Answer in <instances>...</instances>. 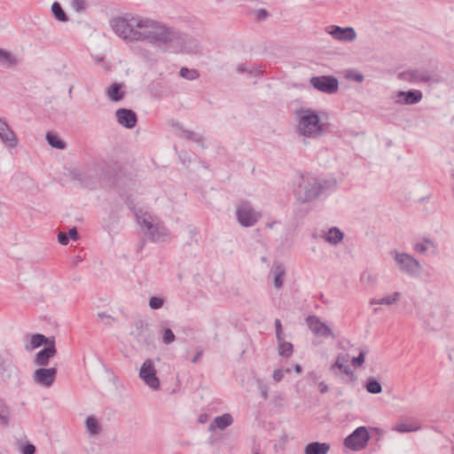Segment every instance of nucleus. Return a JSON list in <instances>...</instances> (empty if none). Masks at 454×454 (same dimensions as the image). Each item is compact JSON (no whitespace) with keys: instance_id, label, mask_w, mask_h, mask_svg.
<instances>
[{"instance_id":"43","label":"nucleus","mask_w":454,"mask_h":454,"mask_svg":"<svg viewBox=\"0 0 454 454\" xmlns=\"http://www.w3.org/2000/svg\"><path fill=\"white\" fill-rule=\"evenodd\" d=\"M364 360H365V351L361 350L357 356L352 358V364L355 367H359V366L363 365V364L364 363Z\"/></svg>"},{"instance_id":"4","label":"nucleus","mask_w":454,"mask_h":454,"mask_svg":"<svg viewBox=\"0 0 454 454\" xmlns=\"http://www.w3.org/2000/svg\"><path fill=\"white\" fill-rule=\"evenodd\" d=\"M322 191L321 181L313 176L306 175L297 179L294 193L298 201L305 203L317 199Z\"/></svg>"},{"instance_id":"31","label":"nucleus","mask_w":454,"mask_h":454,"mask_svg":"<svg viewBox=\"0 0 454 454\" xmlns=\"http://www.w3.org/2000/svg\"><path fill=\"white\" fill-rule=\"evenodd\" d=\"M51 340L41 333L33 334L30 340V348H37L43 344L49 345Z\"/></svg>"},{"instance_id":"9","label":"nucleus","mask_w":454,"mask_h":454,"mask_svg":"<svg viewBox=\"0 0 454 454\" xmlns=\"http://www.w3.org/2000/svg\"><path fill=\"white\" fill-rule=\"evenodd\" d=\"M139 377L152 389L157 390L160 387V380L156 376V369L152 359H146L139 371Z\"/></svg>"},{"instance_id":"44","label":"nucleus","mask_w":454,"mask_h":454,"mask_svg":"<svg viewBox=\"0 0 454 454\" xmlns=\"http://www.w3.org/2000/svg\"><path fill=\"white\" fill-rule=\"evenodd\" d=\"M21 454H34L35 452V446L32 443H27L20 449Z\"/></svg>"},{"instance_id":"25","label":"nucleus","mask_w":454,"mask_h":454,"mask_svg":"<svg viewBox=\"0 0 454 454\" xmlns=\"http://www.w3.org/2000/svg\"><path fill=\"white\" fill-rule=\"evenodd\" d=\"M420 428L421 426L419 422L413 418H409L399 421V433L416 432Z\"/></svg>"},{"instance_id":"8","label":"nucleus","mask_w":454,"mask_h":454,"mask_svg":"<svg viewBox=\"0 0 454 454\" xmlns=\"http://www.w3.org/2000/svg\"><path fill=\"white\" fill-rule=\"evenodd\" d=\"M325 31L338 42L352 43L357 38L356 32L352 27H342L337 25H331L327 26Z\"/></svg>"},{"instance_id":"13","label":"nucleus","mask_w":454,"mask_h":454,"mask_svg":"<svg viewBox=\"0 0 454 454\" xmlns=\"http://www.w3.org/2000/svg\"><path fill=\"white\" fill-rule=\"evenodd\" d=\"M306 323L308 325L309 329L314 334L322 337H331L332 339L335 338V335L333 333L332 329L324 322H322L318 317L309 316L306 318Z\"/></svg>"},{"instance_id":"24","label":"nucleus","mask_w":454,"mask_h":454,"mask_svg":"<svg viewBox=\"0 0 454 454\" xmlns=\"http://www.w3.org/2000/svg\"><path fill=\"white\" fill-rule=\"evenodd\" d=\"M322 237L327 243L335 246L343 239V232L337 227H333L325 231Z\"/></svg>"},{"instance_id":"32","label":"nucleus","mask_w":454,"mask_h":454,"mask_svg":"<svg viewBox=\"0 0 454 454\" xmlns=\"http://www.w3.org/2000/svg\"><path fill=\"white\" fill-rule=\"evenodd\" d=\"M10 419V410L7 404L0 399V425L7 426Z\"/></svg>"},{"instance_id":"58","label":"nucleus","mask_w":454,"mask_h":454,"mask_svg":"<svg viewBox=\"0 0 454 454\" xmlns=\"http://www.w3.org/2000/svg\"><path fill=\"white\" fill-rule=\"evenodd\" d=\"M392 255H393V259L397 262V252L396 251H394L392 252Z\"/></svg>"},{"instance_id":"52","label":"nucleus","mask_w":454,"mask_h":454,"mask_svg":"<svg viewBox=\"0 0 454 454\" xmlns=\"http://www.w3.org/2000/svg\"><path fill=\"white\" fill-rule=\"evenodd\" d=\"M201 355H202V351H199V352H198V353L193 356V358L192 359V362L193 364H196V363L200 360V358Z\"/></svg>"},{"instance_id":"35","label":"nucleus","mask_w":454,"mask_h":454,"mask_svg":"<svg viewBox=\"0 0 454 454\" xmlns=\"http://www.w3.org/2000/svg\"><path fill=\"white\" fill-rule=\"evenodd\" d=\"M365 388L371 394H380L382 391L380 383L374 378L368 379Z\"/></svg>"},{"instance_id":"33","label":"nucleus","mask_w":454,"mask_h":454,"mask_svg":"<svg viewBox=\"0 0 454 454\" xmlns=\"http://www.w3.org/2000/svg\"><path fill=\"white\" fill-rule=\"evenodd\" d=\"M46 140L48 144L53 148L63 150L66 147V144L61 141L56 135L51 132L46 134Z\"/></svg>"},{"instance_id":"62","label":"nucleus","mask_w":454,"mask_h":454,"mask_svg":"<svg viewBox=\"0 0 454 454\" xmlns=\"http://www.w3.org/2000/svg\"><path fill=\"white\" fill-rule=\"evenodd\" d=\"M424 200H425V198H420L419 201H423Z\"/></svg>"},{"instance_id":"30","label":"nucleus","mask_w":454,"mask_h":454,"mask_svg":"<svg viewBox=\"0 0 454 454\" xmlns=\"http://www.w3.org/2000/svg\"><path fill=\"white\" fill-rule=\"evenodd\" d=\"M278 354L284 357H289L293 354V345L291 342L286 341L284 338L278 340Z\"/></svg>"},{"instance_id":"7","label":"nucleus","mask_w":454,"mask_h":454,"mask_svg":"<svg viewBox=\"0 0 454 454\" xmlns=\"http://www.w3.org/2000/svg\"><path fill=\"white\" fill-rule=\"evenodd\" d=\"M399 270L411 278H418L422 271V266L412 255L399 253Z\"/></svg>"},{"instance_id":"53","label":"nucleus","mask_w":454,"mask_h":454,"mask_svg":"<svg viewBox=\"0 0 454 454\" xmlns=\"http://www.w3.org/2000/svg\"><path fill=\"white\" fill-rule=\"evenodd\" d=\"M98 317H100V318H110V316H109V315H107V314H106V313H105V312H100V313H98Z\"/></svg>"},{"instance_id":"18","label":"nucleus","mask_w":454,"mask_h":454,"mask_svg":"<svg viewBox=\"0 0 454 454\" xmlns=\"http://www.w3.org/2000/svg\"><path fill=\"white\" fill-rule=\"evenodd\" d=\"M399 79L412 83L428 82L432 81V77L427 72H419L415 69L399 73Z\"/></svg>"},{"instance_id":"54","label":"nucleus","mask_w":454,"mask_h":454,"mask_svg":"<svg viewBox=\"0 0 454 454\" xmlns=\"http://www.w3.org/2000/svg\"><path fill=\"white\" fill-rule=\"evenodd\" d=\"M238 72L239 73H244L247 71V69L245 68V66L244 65H239L237 68Z\"/></svg>"},{"instance_id":"34","label":"nucleus","mask_w":454,"mask_h":454,"mask_svg":"<svg viewBox=\"0 0 454 454\" xmlns=\"http://www.w3.org/2000/svg\"><path fill=\"white\" fill-rule=\"evenodd\" d=\"M51 12L54 17L62 22H66L67 20V16L61 7V5L58 2H54L51 5Z\"/></svg>"},{"instance_id":"41","label":"nucleus","mask_w":454,"mask_h":454,"mask_svg":"<svg viewBox=\"0 0 454 454\" xmlns=\"http://www.w3.org/2000/svg\"><path fill=\"white\" fill-rule=\"evenodd\" d=\"M164 300L158 296H153L149 300V306L153 309H160L163 306Z\"/></svg>"},{"instance_id":"47","label":"nucleus","mask_w":454,"mask_h":454,"mask_svg":"<svg viewBox=\"0 0 454 454\" xmlns=\"http://www.w3.org/2000/svg\"><path fill=\"white\" fill-rule=\"evenodd\" d=\"M273 380L279 382L284 378V372L281 369H277L273 372Z\"/></svg>"},{"instance_id":"21","label":"nucleus","mask_w":454,"mask_h":454,"mask_svg":"<svg viewBox=\"0 0 454 454\" xmlns=\"http://www.w3.org/2000/svg\"><path fill=\"white\" fill-rule=\"evenodd\" d=\"M270 272L273 274L274 277V286L277 289L282 288L286 274L285 266L282 265L281 263L274 262Z\"/></svg>"},{"instance_id":"22","label":"nucleus","mask_w":454,"mask_h":454,"mask_svg":"<svg viewBox=\"0 0 454 454\" xmlns=\"http://www.w3.org/2000/svg\"><path fill=\"white\" fill-rule=\"evenodd\" d=\"M330 448L327 442H312L305 446L304 454H327Z\"/></svg>"},{"instance_id":"16","label":"nucleus","mask_w":454,"mask_h":454,"mask_svg":"<svg viewBox=\"0 0 454 454\" xmlns=\"http://www.w3.org/2000/svg\"><path fill=\"white\" fill-rule=\"evenodd\" d=\"M57 353L54 340H51L49 345L44 347L42 350L36 353L35 357V364L38 366H46L49 364V361Z\"/></svg>"},{"instance_id":"49","label":"nucleus","mask_w":454,"mask_h":454,"mask_svg":"<svg viewBox=\"0 0 454 454\" xmlns=\"http://www.w3.org/2000/svg\"><path fill=\"white\" fill-rule=\"evenodd\" d=\"M318 388L320 393L325 394L329 390L327 384L324 381L318 383Z\"/></svg>"},{"instance_id":"39","label":"nucleus","mask_w":454,"mask_h":454,"mask_svg":"<svg viewBox=\"0 0 454 454\" xmlns=\"http://www.w3.org/2000/svg\"><path fill=\"white\" fill-rule=\"evenodd\" d=\"M183 135L184 137H185L187 139H190L192 141H194V142H201L202 141V136L194 132V131H191V130H183Z\"/></svg>"},{"instance_id":"42","label":"nucleus","mask_w":454,"mask_h":454,"mask_svg":"<svg viewBox=\"0 0 454 454\" xmlns=\"http://www.w3.org/2000/svg\"><path fill=\"white\" fill-rule=\"evenodd\" d=\"M87 4L85 0H73L72 7L77 12H83L86 9Z\"/></svg>"},{"instance_id":"59","label":"nucleus","mask_w":454,"mask_h":454,"mask_svg":"<svg viewBox=\"0 0 454 454\" xmlns=\"http://www.w3.org/2000/svg\"><path fill=\"white\" fill-rule=\"evenodd\" d=\"M274 224H275V223H269V224H268V227H269L270 229H272V228H273V226H274Z\"/></svg>"},{"instance_id":"37","label":"nucleus","mask_w":454,"mask_h":454,"mask_svg":"<svg viewBox=\"0 0 454 454\" xmlns=\"http://www.w3.org/2000/svg\"><path fill=\"white\" fill-rule=\"evenodd\" d=\"M396 300H397V292L393 293L391 295L386 296L381 299H378V300L372 299L370 301V304H372V305H373V304L390 305V304L395 303Z\"/></svg>"},{"instance_id":"61","label":"nucleus","mask_w":454,"mask_h":454,"mask_svg":"<svg viewBox=\"0 0 454 454\" xmlns=\"http://www.w3.org/2000/svg\"><path fill=\"white\" fill-rule=\"evenodd\" d=\"M203 420H204V418H202V417L200 416V422H203Z\"/></svg>"},{"instance_id":"6","label":"nucleus","mask_w":454,"mask_h":454,"mask_svg":"<svg viewBox=\"0 0 454 454\" xmlns=\"http://www.w3.org/2000/svg\"><path fill=\"white\" fill-rule=\"evenodd\" d=\"M370 439L369 433L365 427H357L344 440V445L352 450H363Z\"/></svg>"},{"instance_id":"15","label":"nucleus","mask_w":454,"mask_h":454,"mask_svg":"<svg viewBox=\"0 0 454 454\" xmlns=\"http://www.w3.org/2000/svg\"><path fill=\"white\" fill-rule=\"evenodd\" d=\"M0 140L7 149H14L19 144L17 135L2 118H0Z\"/></svg>"},{"instance_id":"23","label":"nucleus","mask_w":454,"mask_h":454,"mask_svg":"<svg viewBox=\"0 0 454 454\" xmlns=\"http://www.w3.org/2000/svg\"><path fill=\"white\" fill-rule=\"evenodd\" d=\"M232 417L230 413H224L222 416L215 417L209 426L210 430L218 428L220 430L225 429L232 424Z\"/></svg>"},{"instance_id":"3","label":"nucleus","mask_w":454,"mask_h":454,"mask_svg":"<svg viewBox=\"0 0 454 454\" xmlns=\"http://www.w3.org/2000/svg\"><path fill=\"white\" fill-rule=\"evenodd\" d=\"M135 215L137 223L152 241L159 242L166 239L168 237L167 229L158 217L143 209H138Z\"/></svg>"},{"instance_id":"51","label":"nucleus","mask_w":454,"mask_h":454,"mask_svg":"<svg viewBox=\"0 0 454 454\" xmlns=\"http://www.w3.org/2000/svg\"><path fill=\"white\" fill-rule=\"evenodd\" d=\"M353 79L357 82H362L364 79V75L362 74H356L353 76Z\"/></svg>"},{"instance_id":"40","label":"nucleus","mask_w":454,"mask_h":454,"mask_svg":"<svg viewBox=\"0 0 454 454\" xmlns=\"http://www.w3.org/2000/svg\"><path fill=\"white\" fill-rule=\"evenodd\" d=\"M175 334L171 329L166 328L163 331L162 340L165 344H170L175 340Z\"/></svg>"},{"instance_id":"55","label":"nucleus","mask_w":454,"mask_h":454,"mask_svg":"<svg viewBox=\"0 0 454 454\" xmlns=\"http://www.w3.org/2000/svg\"><path fill=\"white\" fill-rule=\"evenodd\" d=\"M309 375H310V378H311V380L313 381H317V380L318 376L315 372H310Z\"/></svg>"},{"instance_id":"50","label":"nucleus","mask_w":454,"mask_h":454,"mask_svg":"<svg viewBox=\"0 0 454 454\" xmlns=\"http://www.w3.org/2000/svg\"><path fill=\"white\" fill-rule=\"evenodd\" d=\"M261 393H262V396L263 397V399L268 398V389H267L266 386L261 387Z\"/></svg>"},{"instance_id":"10","label":"nucleus","mask_w":454,"mask_h":454,"mask_svg":"<svg viewBox=\"0 0 454 454\" xmlns=\"http://www.w3.org/2000/svg\"><path fill=\"white\" fill-rule=\"evenodd\" d=\"M309 83L317 90L327 94H333L338 90L339 82L337 78L331 75L313 76Z\"/></svg>"},{"instance_id":"29","label":"nucleus","mask_w":454,"mask_h":454,"mask_svg":"<svg viewBox=\"0 0 454 454\" xmlns=\"http://www.w3.org/2000/svg\"><path fill=\"white\" fill-rule=\"evenodd\" d=\"M429 248H436L435 243L430 238H423L422 242L414 245L413 249L419 254H425Z\"/></svg>"},{"instance_id":"19","label":"nucleus","mask_w":454,"mask_h":454,"mask_svg":"<svg viewBox=\"0 0 454 454\" xmlns=\"http://www.w3.org/2000/svg\"><path fill=\"white\" fill-rule=\"evenodd\" d=\"M423 98V93L419 90H399V105H416Z\"/></svg>"},{"instance_id":"14","label":"nucleus","mask_w":454,"mask_h":454,"mask_svg":"<svg viewBox=\"0 0 454 454\" xmlns=\"http://www.w3.org/2000/svg\"><path fill=\"white\" fill-rule=\"evenodd\" d=\"M57 376V369L51 368H39L33 373L34 381L44 387H50L55 381Z\"/></svg>"},{"instance_id":"20","label":"nucleus","mask_w":454,"mask_h":454,"mask_svg":"<svg viewBox=\"0 0 454 454\" xmlns=\"http://www.w3.org/2000/svg\"><path fill=\"white\" fill-rule=\"evenodd\" d=\"M349 361V355L347 353H340L338 354L336 356V360L333 364L331 366V371H334L336 368H338L340 372L345 373L348 376H350L351 378L354 377V373L349 368V366L347 364Z\"/></svg>"},{"instance_id":"38","label":"nucleus","mask_w":454,"mask_h":454,"mask_svg":"<svg viewBox=\"0 0 454 454\" xmlns=\"http://www.w3.org/2000/svg\"><path fill=\"white\" fill-rule=\"evenodd\" d=\"M180 75L183 78L187 79L189 81H193L200 76V74L196 69H189L186 67L181 68Z\"/></svg>"},{"instance_id":"45","label":"nucleus","mask_w":454,"mask_h":454,"mask_svg":"<svg viewBox=\"0 0 454 454\" xmlns=\"http://www.w3.org/2000/svg\"><path fill=\"white\" fill-rule=\"evenodd\" d=\"M275 329L277 340H281L283 337L282 325L279 319L275 320Z\"/></svg>"},{"instance_id":"5","label":"nucleus","mask_w":454,"mask_h":454,"mask_svg":"<svg viewBox=\"0 0 454 454\" xmlns=\"http://www.w3.org/2000/svg\"><path fill=\"white\" fill-rule=\"evenodd\" d=\"M238 222L244 227L254 225L261 218V213L256 211L250 203L242 201L237 207Z\"/></svg>"},{"instance_id":"27","label":"nucleus","mask_w":454,"mask_h":454,"mask_svg":"<svg viewBox=\"0 0 454 454\" xmlns=\"http://www.w3.org/2000/svg\"><path fill=\"white\" fill-rule=\"evenodd\" d=\"M85 427L90 435H97L101 432V427L98 419L93 416H90L86 419Z\"/></svg>"},{"instance_id":"57","label":"nucleus","mask_w":454,"mask_h":454,"mask_svg":"<svg viewBox=\"0 0 454 454\" xmlns=\"http://www.w3.org/2000/svg\"><path fill=\"white\" fill-rule=\"evenodd\" d=\"M448 358L450 362H453V356H452L450 350H448Z\"/></svg>"},{"instance_id":"36","label":"nucleus","mask_w":454,"mask_h":454,"mask_svg":"<svg viewBox=\"0 0 454 454\" xmlns=\"http://www.w3.org/2000/svg\"><path fill=\"white\" fill-rule=\"evenodd\" d=\"M71 176L74 179H75L82 184L88 183V181L90 178V175L89 174V172L87 170H83V169H74L71 172Z\"/></svg>"},{"instance_id":"56","label":"nucleus","mask_w":454,"mask_h":454,"mask_svg":"<svg viewBox=\"0 0 454 454\" xmlns=\"http://www.w3.org/2000/svg\"><path fill=\"white\" fill-rule=\"evenodd\" d=\"M294 371H295L297 373H300V372H301L302 368H301V366L300 364H296V365L294 366Z\"/></svg>"},{"instance_id":"17","label":"nucleus","mask_w":454,"mask_h":454,"mask_svg":"<svg viewBox=\"0 0 454 454\" xmlns=\"http://www.w3.org/2000/svg\"><path fill=\"white\" fill-rule=\"evenodd\" d=\"M118 122L127 129H132L137 124V114L134 111L120 108L115 113Z\"/></svg>"},{"instance_id":"2","label":"nucleus","mask_w":454,"mask_h":454,"mask_svg":"<svg viewBox=\"0 0 454 454\" xmlns=\"http://www.w3.org/2000/svg\"><path fill=\"white\" fill-rule=\"evenodd\" d=\"M295 131L300 137L317 139L324 136L327 130V125L320 121L318 114L310 108L296 110Z\"/></svg>"},{"instance_id":"48","label":"nucleus","mask_w":454,"mask_h":454,"mask_svg":"<svg viewBox=\"0 0 454 454\" xmlns=\"http://www.w3.org/2000/svg\"><path fill=\"white\" fill-rule=\"evenodd\" d=\"M68 238L72 239L73 240H77L79 239V234L75 227L72 228L68 231Z\"/></svg>"},{"instance_id":"12","label":"nucleus","mask_w":454,"mask_h":454,"mask_svg":"<svg viewBox=\"0 0 454 454\" xmlns=\"http://www.w3.org/2000/svg\"><path fill=\"white\" fill-rule=\"evenodd\" d=\"M134 338L142 345H150L153 343L154 334L150 329L148 324L143 320L135 322V331L131 333Z\"/></svg>"},{"instance_id":"11","label":"nucleus","mask_w":454,"mask_h":454,"mask_svg":"<svg viewBox=\"0 0 454 454\" xmlns=\"http://www.w3.org/2000/svg\"><path fill=\"white\" fill-rule=\"evenodd\" d=\"M0 377L6 383L19 382L17 366L8 357L3 356H0Z\"/></svg>"},{"instance_id":"60","label":"nucleus","mask_w":454,"mask_h":454,"mask_svg":"<svg viewBox=\"0 0 454 454\" xmlns=\"http://www.w3.org/2000/svg\"><path fill=\"white\" fill-rule=\"evenodd\" d=\"M203 420H204V418H202V417L200 416V422H203Z\"/></svg>"},{"instance_id":"46","label":"nucleus","mask_w":454,"mask_h":454,"mask_svg":"<svg viewBox=\"0 0 454 454\" xmlns=\"http://www.w3.org/2000/svg\"><path fill=\"white\" fill-rule=\"evenodd\" d=\"M58 239L61 245H67L69 242V238H68L67 234L65 232H61V231L59 232V234H58Z\"/></svg>"},{"instance_id":"1","label":"nucleus","mask_w":454,"mask_h":454,"mask_svg":"<svg viewBox=\"0 0 454 454\" xmlns=\"http://www.w3.org/2000/svg\"><path fill=\"white\" fill-rule=\"evenodd\" d=\"M114 33L126 42H145L162 50L177 51L184 42L182 33L168 24L140 16L112 20Z\"/></svg>"},{"instance_id":"26","label":"nucleus","mask_w":454,"mask_h":454,"mask_svg":"<svg viewBox=\"0 0 454 454\" xmlns=\"http://www.w3.org/2000/svg\"><path fill=\"white\" fill-rule=\"evenodd\" d=\"M106 95L112 101L117 102L121 100L124 97V93L121 91V85L119 83L112 84L108 88Z\"/></svg>"},{"instance_id":"28","label":"nucleus","mask_w":454,"mask_h":454,"mask_svg":"<svg viewBox=\"0 0 454 454\" xmlns=\"http://www.w3.org/2000/svg\"><path fill=\"white\" fill-rule=\"evenodd\" d=\"M0 63L10 67L18 64V59L10 51L0 48Z\"/></svg>"}]
</instances>
